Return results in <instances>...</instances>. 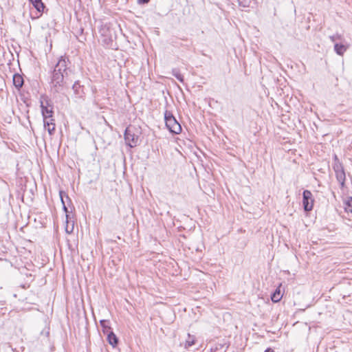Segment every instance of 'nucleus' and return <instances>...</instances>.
<instances>
[{"mask_svg": "<svg viewBox=\"0 0 352 352\" xmlns=\"http://www.w3.org/2000/svg\"><path fill=\"white\" fill-rule=\"evenodd\" d=\"M69 63L68 58L60 57L51 75L50 87L52 91L60 93L67 81H72L70 78L72 70L68 66Z\"/></svg>", "mask_w": 352, "mask_h": 352, "instance_id": "f257e3e1", "label": "nucleus"}, {"mask_svg": "<svg viewBox=\"0 0 352 352\" xmlns=\"http://www.w3.org/2000/svg\"><path fill=\"white\" fill-rule=\"evenodd\" d=\"M117 25L115 23L102 22L99 28L101 41L107 47L114 48Z\"/></svg>", "mask_w": 352, "mask_h": 352, "instance_id": "f03ea898", "label": "nucleus"}, {"mask_svg": "<svg viewBox=\"0 0 352 352\" xmlns=\"http://www.w3.org/2000/svg\"><path fill=\"white\" fill-rule=\"evenodd\" d=\"M165 124L170 133L179 134L182 131L181 124L176 120L172 112L166 110L164 112Z\"/></svg>", "mask_w": 352, "mask_h": 352, "instance_id": "7ed1b4c3", "label": "nucleus"}, {"mask_svg": "<svg viewBox=\"0 0 352 352\" xmlns=\"http://www.w3.org/2000/svg\"><path fill=\"white\" fill-rule=\"evenodd\" d=\"M314 199L312 193L309 190H304L302 192V207L305 212H310L314 207Z\"/></svg>", "mask_w": 352, "mask_h": 352, "instance_id": "20e7f679", "label": "nucleus"}, {"mask_svg": "<svg viewBox=\"0 0 352 352\" xmlns=\"http://www.w3.org/2000/svg\"><path fill=\"white\" fill-rule=\"evenodd\" d=\"M333 169L336 174V177L342 188L345 186L346 174L342 164H333Z\"/></svg>", "mask_w": 352, "mask_h": 352, "instance_id": "39448f33", "label": "nucleus"}, {"mask_svg": "<svg viewBox=\"0 0 352 352\" xmlns=\"http://www.w3.org/2000/svg\"><path fill=\"white\" fill-rule=\"evenodd\" d=\"M41 108L43 120L52 118V107L49 108V102L47 100H45V102L41 100Z\"/></svg>", "mask_w": 352, "mask_h": 352, "instance_id": "423d86ee", "label": "nucleus"}, {"mask_svg": "<svg viewBox=\"0 0 352 352\" xmlns=\"http://www.w3.org/2000/svg\"><path fill=\"white\" fill-rule=\"evenodd\" d=\"M350 45L347 43L346 40L344 41H341L340 43H336L334 44V51L335 52L339 55L342 56L346 50L349 48Z\"/></svg>", "mask_w": 352, "mask_h": 352, "instance_id": "0eeeda50", "label": "nucleus"}, {"mask_svg": "<svg viewBox=\"0 0 352 352\" xmlns=\"http://www.w3.org/2000/svg\"><path fill=\"white\" fill-rule=\"evenodd\" d=\"M72 89L76 98H82L84 97L85 92L83 90V87L80 85L78 80L75 81L72 86Z\"/></svg>", "mask_w": 352, "mask_h": 352, "instance_id": "6e6552de", "label": "nucleus"}, {"mask_svg": "<svg viewBox=\"0 0 352 352\" xmlns=\"http://www.w3.org/2000/svg\"><path fill=\"white\" fill-rule=\"evenodd\" d=\"M54 120L52 118L43 120L44 127L47 130L50 135H52L55 131Z\"/></svg>", "mask_w": 352, "mask_h": 352, "instance_id": "1a4fd4ad", "label": "nucleus"}, {"mask_svg": "<svg viewBox=\"0 0 352 352\" xmlns=\"http://www.w3.org/2000/svg\"><path fill=\"white\" fill-rule=\"evenodd\" d=\"M280 286H281V284L280 285V286L278 287H277L275 289V291L271 295V300L274 302H279L283 297V294L280 290Z\"/></svg>", "mask_w": 352, "mask_h": 352, "instance_id": "9d476101", "label": "nucleus"}, {"mask_svg": "<svg viewBox=\"0 0 352 352\" xmlns=\"http://www.w3.org/2000/svg\"><path fill=\"white\" fill-rule=\"evenodd\" d=\"M13 84L15 86V87L17 88L18 89L21 88L23 85V77L20 74H14V76H13Z\"/></svg>", "mask_w": 352, "mask_h": 352, "instance_id": "9b49d317", "label": "nucleus"}, {"mask_svg": "<svg viewBox=\"0 0 352 352\" xmlns=\"http://www.w3.org/2000/svg\"><path fill=\"white\" fill-rule=\"evenodd\" d=\"M29 1L38 12H43L44 8H45V5L42 2V0H29Z\"/></svg>", "mask_w": 352, "mask_h": 352, "instance_id": "f8f14e48", "label": "nucleus"}, {"mask_svg": "<svg viewBox=\"0 0 352 352\" xmlns=\"http://www.w3.org/2000/svg\"><path fill=\"white\" fill-rule=\"evenodd\" d=\"M107 336L109 343L113 346H116L118 343V339L116 334L113 331H111L108 333Z\"/></svg>", "mask_w": 352, "mask_h": 352, "instance_id": "ddd939ff", "label": "nucleus"}, {"mask_svg": "<svg viewBox=\"0 0 352 352\" xmlns=\"http://www.w3.org/2000/svg\"><path fill=\"white\" fill-rule=\"evenodd\" d=\"M100 325L102 328V331L104 334L112 331L111 327L109 326V321L107 320H101L100 321Z\"/></svg>", "mask_w": 352, "mask_h": 352, "instance_id": "4468645a", "label": "nucleus"}, {"mask_svg": "<svg viewBox=\"0 0 352 352\" xmlns=\"http://www.w3.org/2000/svg\"><path fill=\"white\" fill-rule=\"evenodd\" d=\"M329 39L331 40V42L334 43V44L336 43H340V42L344 41L345 40L344 38L343 37V36L338 33H336L333 35L329 36Z\"/></svg>", "mask_w": 352, "mask_h": 352, "instance_id": "2eb2a0df", "label": "nucleus"}, {"mask_svg": "<svg viewBox=\"0 0 352 352\" xmlns=\"http://www.w3.org/2000/svg\"><path fill=\"white\" fill-rule=\"evenodd\" d=\"M195 337L193 336H190V334H188V339L185 342L184 347L186 349H188L189 347L194 345L195 344Z\"/></svg>", "mask_w": 352, "mask_h": 352, "instance_id": "dca6fc26", "label": "nucleus"}, {"mask_svg": "<svg viewBox=\"0 0 352 352\" xmlns=\"http://www.w3.org/2000/svg\"><path fill=\"white\" fill-rule=\"evenodd\" d=\"M129 132H130L129 127H127L125 129V132H124V140H125L126 145L129 146L130 148H132V139L129 138V135H130Z\"/></svg>", "mask_w": 352, "mask_h": 352, "instance_id": "f3484780", "label": "nucleus"}, {"mask_svg": "<svg viewBox=\"0 0 352 352\" xmlns=\"http://www.w3.org/2000/svg\"><path fill=\"white\" fill-rule=\"evenodd\" d=\"M344 210L347 212H352V197H348L344 201Z\"/></svg>", "mask_w": 352, "mask_h": 352, "instance_id": "a211bd4d", "label": "nucleus"}, {"mask_svg": "<svg viewBox=\"0 0 352 352\" xmlns=\"http://www.w3.org/2000/svg\"><path fill=\"white\" fill-rule=\"evenodd\" d=\"M172 74L174 76V77H175L179 82H184V76L177 69H173L172 70Z\"/></svg>", "mask_w": 352, "mask_h": 352, "instance_id": "6ab92c4d", "label": "nucleus"}, {"mask_svg": "<svg viewBox=\"0 0 352 352\" xmlns=\"http://www.w3.org/2000/svg\"><path fill=\"white\" fill-rule=\"evenodd\" d=\"M59 195H60V201H61V203L63 204V206H64V205H65V200H64V198L65 197L69 201H70V199L69 197H68V195L63 191L60 190L59 192Z\"/></svg>", "mask_w": 352, "mask_h": 352, "instance_id": "aec40b11", "label": "nucleus"}, {"mask_svg": "<svg viewBox=\"0 0 352 352\" xmlns=\"http://www.w3.org/2000/svg\"><path fill=\"white\" fill-rule=\"evenodd\" d=\"M63 208L64 212L66 214V222H67V223H69V221L70 219L69 214V211L68 210V208L66 206V205H64V206H63Z\"/></svg>", "mask_w": 352, "mask_h": 352, "instance_id": "412c9836", "label": "nucleus"}, {"mask_svg": "<svg viewBox=\"0 0 352 352\" xmlns=\"http://www.w3.org/2000/svg\"><path fill=\"white\" fill-rule=\"evenodd\" d=\"M149 1H150V0H137V3L139 5L147 4Z\"/></svg>", "mask_w": 352, "mask_h": 352, "instance_id": "4be33fe9", "label": "nucleus"}, {"mask_svg": "<svg viewBox=\"0 0 352 352\" xmlns=\"http://www.w3.org/2000/svg\"><path fill=\"white\" fill-rule=\"evenodd\" d=\"M342 164V162H340V160L338 158V156L335 155L333 156V164Z\"/></svg>", "mask_w": 352, "mask_h": 352, "instance_id": "5701e85b", "label": "nucleus"}, {"mask_svg": "<svg viewBox=\"0 0 352 352\" xmlns=\"http://www.w3.org/2000/svg\"><path fill=\"white\" fill-rule=\"evenodd\" d=\"M27 270L26 265H22L21 267L19 268V270L21 273H25V271Z\"/></svg>", "mask_w": 352, "mask_h": 352, "instance_id": "b1692460", "label": "nucleus"}, {"mask_svg": "<svg viewBox=\"0 0 352 352\" xmlns=\"http://www.w3.org/2000/svg\"><path fill=\"white\" fill-rule=\"evenodd\" d=\"M238 1H239V4L240 6L243 7V8L248 6L246 3L241 1L240 0H238Z\"/></svg>", "mask_w": 352, "mask_h": 352, "instance_id": "393cba45", "label": "nucleus"}, {"mask_svg": "<svg viewBox=\"0 0 352 352\" xmlns=\"http://www.w3.org/2000/svg\"><path fill=\"white\" fill-rule=\"evenodd\" d=\"M264 352H274L271 348H267Z\"/></svg>", "mask_w": 352, "mask_h": 352, "instance_id": "a878e982", "label": "nucleus"}, {"mask_svg": "<svg viewBox=\"0 0 352 352\" xmlns=\"http://www.w3.org/2000/svg\"><path fill=\"white\" fill-rule=\"evenodd\" d=\"M282 273L283 274H290V273L288 270H283Z\"/></svg>", "mask_w": 352, "mask_h": 352, "instance_id": "bb28decb", "label": "nucleus"}, {"mask_svg": "<svg viewBox=\"0 0 352 352\" xmlns=\"http://www.w3.org/2000/svg\"><path fill=\"white\" fill-rule=\"evenodd\" d=\"M63 266V270L64 271L65 270V265H62Z\"/></svg>", "mask_w": 352, "mask_h": 352, "instance_id": "cd10ccee", "label": "nucleus"}]
</instances>
